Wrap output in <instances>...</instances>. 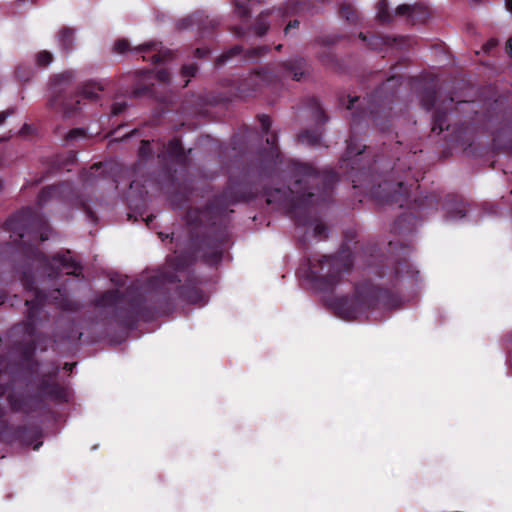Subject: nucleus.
Instances as JSON below:
<instances>
[{
  "mask_svg": "<svg viewBox=\"0 0 512 512\" xmlns=\"http://www.w3.org/2000/svg\"><path fill=\"white\" fill-rule=\"evenodd\" d=\"M400 84L401 77H389L365 99L366 108L352 113L351 135L346 141V151L339 161V170L343 177L352 182L354 188L368 190L380 204H395L400 208L410 209V193L403 182L384 180L374 185V166L377 161L368 158L367 147L361 146L355 136L362 122L371 121L382 132L390 129L392 105L397 98Z\"/></svg>",
  "mask_w": 512,
  "mask_h": 512,
  "instance_id": "nucleus-1",
  "label": "nucleus"
},
{
  "mask_svg": "<svg viewBox=\"0 0 512 512\" xmlns=\"http://www.w3.org/2000/svg\"><path fill=\"white\" fill-rule=\"evenodd\" d=\"M286 170L289 185L267 193V203L276 205L295 224H323L314 214L332 199L334 185L340 179L339 173L320 171L311 164L292 159L287 161Z\"/></svg>",
  "mask_w": 512,
  "mask_h": 512,
  "instance_id": "nucleus-2",
  "label": "nucleus"
},
{
  "mask_svg": "<svg viewBox=\"0 0 512 512\" xmlns=\"http://www.w3.org/2000/svg\"><path fill=\"white\" fill-rule=\"evenodd\" d=\"M269 148H264L259 153V166L248 167L240 176H230L224 191L214 196L198 212V219L195 222L186 224H217V221H223L233 212L232 205L253 199L259 189V180L271 176L279 165L283 163V155L278 147V136L271 133L266 138Z\"/></svg>",
  "mask_w": 512,
  "mask_h": 512,
  "instance_id": "nucleus-3",
  "label": "nucleus"
},
{
  "mask_svg": "<svg viewBox=\"0 0 512 512\" xmlns=\"http://www.w3.org/2000/svg\"><path fill=\"white\" fill-rule=\"evenodd\" d=\"M306 67L307 62L302 57L267 65L233 83L232 96L242 99L252 97L263 85L277 83L285 78L300 81L305 75Z\"/></svg>",
  "mask_w": 512,
  "mask_h": 512,
  "instance_id": "nucleus-4",
  "label": "nucleus"
},
{
  "mask_svg": "<svg viewBox=\"0 0 512 512\" xmlns=\"http://www.w3.org/2000/svg\"><path fill=\"white\" fill-rule=\"evenodd\" d=\"M102 90L103 87L99 83L87 82L82 86L80 95H73L69 76L57 75L51 81L48 105L54 111L70 117L80 109V98L96 100Z\"/></svg>",
  "mask_w": 512,
  "mask_h": 512,
  "instance_id": "nucleus-5",
  "label": "nucleus"
},
{
  "mask_svg": "<svg viewBox=\"0 0 512 512\" xmlns=\"http://www.w3.org/2000/svg\"><path fill=\"white\" fill-rule=\"evenodd\" d=\"M352 266V253L348 249H341L336 255L312 259L309 264L310 276L319 289L330 290L341 282Z\"/></svg>",
  "mask_w": 512,
  "mask_h": 512,
  "instance_id": "nucleus-6",
  "label": "nucleus"
},
{
  "mask_svg": "<svg viewBox=\"0 0 512 512\" xmlns=\"http://www.w3.org/2000/svg\"><path fill=\"white\" fill-rule=\"evenodd\" d=\"M386 294L370 283H365L356 288L355 295L351 298H341L334 303L337 314L344 319H356L368 309L376 306Z\"/></svg>",
  "mask_w": 512,
  "mask_h": 512,
  "instance_id": "nucleus-7",
  "label": "nucleus"
},
{
  "mask_svg": "<svg viewBox=\"0 0 512 512\" xmlns=\"http://www.w3.org/2000/svg\"><path fill=\"white\" fill-rule=\"evenodd\" d=\"M502 100H495L487 112L486 126L492 135L496 150L512 153V110L504 108Z\"/></svg>",
  "mask_w": 512,
  "mask_h": 512,
  "instance_id": "nucleus-8",
  "label": "nucleus"
},
{
  "mask_svg": "<svg viewBox=\"0 0 512 512\" xmlns=\"http://www.w3.org/2000/svg\"><path fill=\"white\" fill-rule=\"evenodd\" d=\"M310 8L311 3L308 1L288 0L284 5L278 8L260 13L251 29L255 35L262 37L267 33L270 27L268 20L270 17L279 18L283 22L290 16L308 12Z\"/></svg>",
  "mask_w": 512,
  "mask_h": 512,
  "instance_id": "nucleus-9",
  "label": "nucleus"
},
{
  "mask_svg": "<svg viewBox=\"0 0 512 512\" xmlns=\"http://www.w3.org/2000/svg\"><path fill=\"white\" fill-rule=\"evenodd\" d=\"M127 203L129 221L138 222L141 220L145 224H150L153 221L154 215L147 210L148 189L146 184H142L139 180L131 181L127 194Z\"/></svg>",
  "mask_w": 512,
  "mask_h": 512,
  "instance_id": "nucleus-10",
  "label": "nucleus"
},
{
  "mask_svg": "<svg viewBox=\"0 0 512 512\" xmlns=\"http://www.w3.org/2000/svg\"><path fill=\"white\" fill-rule=\"evenodd\" d=\"M191 263V260L187 262L183 256H175L169 259L167 265L162 271H158L149 277L144 290H154L160 286L165 285L166 283L180 281L175 273L185 271Z\"/></svg>",
  "mask_w": 512,
  "mask_h": 512,
  "instance_id": "nucleus-11",
  "label": "nucleus"
},
{
  "mask_svg": "<svg viewBox=\"0 0 512 512\" xmlns=\"http://www.w3.org/2000/svg\"><path fill=\"white\" fill-rule=\"evenodd\" d=\"M162 148L163 150L157 155L161 162L165 164L170 162L182 167H187L189 165V154L192 152V149L186 150L183 147L180 138L174 137L166 144L162 143Z\"/></svg>",
  "mask_w": 512,
  "mask_h": 512,
  "instance_id": "nucleus-12",
  "label": "nucleus"
},
{
  "mask_svg": "<svg viewBox=\"0 0 512 512\" xmlns=\"http://www.w3.org/2000/svg\"><path fill=\"white\" fill-rule=\"evenodd\" d=\"M443 207L448 221L466 220L471 212V205L454 194L446 196Z\"/></svg>",
  "mask_w": 512,
  "mask_h": 512,
  "instance_id": "nucleus-13",
  "label": "nucleus"
},
{
  "mask_svg": "<svg viewBox=\"0 0 512 512\" xmlns=\"http://www.w3.org/2000/svg\"><path fill=\"white\" fill-rule=\"evenodd\" d=\"M269 51V47L266 45L250 48L244 51L241 45H235L230 49L223 52L215 61L216 66H222L230 59L244 53L245 59H256L260 56L265 55Z\"/></svg>",
  "mask_w": 512,
  "mask_h": 512,
  "instance_id": "nucleus-14",
  "label": "nucleus"
},
{
  "mask_svg": "<svg viewBox=\"0 0 512 512\" xmlns=\"http://www.w3.org/2000/svg\"><path fill=\"white\" fill-rule=\"evenodd\" d=\"M359 38L367 42L372 50H382L384 47H402L406 39L404 37H393L382 34H372L369 37L364 33H359Z\"/></svg>",
  "mask_w": 512,
  "mask_h": 512,
  "instance_id": "nucleus-15",
  "label": "nucleus"
},
{
  "mask_svg": "<svg viewBox=\"0 0 512 512\" xmlns=\"http://www.w3.org/2000/svg\"><path fill=\"white\" fill-rule=\"evenodd\" d=\"M73 192L70 182H62L44 187L37 196V204L44 206L52 198L66 199Z\"/></svg>",
  "mask_w": 512,
  "mask_h": 512,
  "instance_id": "nucleus-16",
  "label": "nucleus"
},
{
  "mask_svg": "<svg viewBox=\"0 0 512 512\" xmlns=\"http://www.w3.org/2000/svg\"><path fill=\"white\" fill-rule=\"evenodd\" d=\"M216 26V21L209 19L202 12H195L177 23V28L179 30L189 29L196 27L199 31H205L208 28H214Z\"/></svg>",
  "mask_w": 512,
  "mask_h": 512,
  "instance_id": "nucleus-17",
  "label": "nucleus"
},
{
  "mask_svg": "<svg viewBox=\"0 0 512 512\" xmlns=\"http://www.w3.org/2000/svg\"><path fill=\"white\" fill-rule=\"evenodd\" d=\"M454 104L453 97H449L445 100L442 105L436 107L432 117V129L431 131L436 134H440L444 130L450 129V123L448 121L447 107Z\"/></svg>",
  "mask_w": 512,
  "mask_h": 512,
  "instance_id": "nucleus-18",
  "label": "nucleus"
},
{
  "mask_svg": "<svg viewBox=\"0 0 512 512\" xmlns=\"http://www.w3.org/2000/svg\"><path fill=\"white\" fill-rule=\"evenodd\" d=\"M3 224H46L41 220L36 208L26 206L13 213Z\"/></svg>",
  "mask_w": 512,
  "mask_h": 512,
  "instance_id": "nucleus-19",
  "label": "nucleus"
},
{
  "mask_svg": "<svg viewBox=\"0 0 512 512\" xmlns=\"http://www.w3.org/2000/svg\"><path fill=\"white\" fill-rule=\"evenodd\" d=\"M51 265L60 271H64L66 274H76L80 268L78 263L72 258L70 251L55 255L52 258Z\"/></svg>",
  "mask_w": 512,
  "mask_h": 512,
  "instance_id": "nucleus-20",
  "label": "nucleus"
},
{
  "mask_svg": "<svg viewBox=\"0 0 512 512\" xmlns=\"http://www.w3.org/2000/svg\"><path fill=\"white\" fill-rule=\"evenodd\" d=\"M57 42L63 52H71L75 43V29L62 27L57 33Z\"/></svg>",
  "mask_w": 512,
  "mask_h": 512,
  "instance_id": "nucleus-21",
  "label": "nucleus"
},
{
  "mask_svg": "<svg viewBox=\"0 0 512 512\" xmlns=\"http://www.w3.org/2000/svg\"><path fill=\"white\" fill-rule=\"evenodd\" d=\"M437 101V87L435 83L425 85L420 93L421 106L430 111Z\"/></svg>",
  "mask_w": 512,
  "mask_h": 512,
  "instance_id": "nucleus-22",
  "label": "nucleus"
},
{
  "mask_svg": "<svg viewBox=\"0 0 512 512\" xmlns=\"http://www.w3.org/2000/svg\"><path fill=\"white\" fill-rule=\"evenodd\" d=\"M305 105L312 112L313 118L319 126L324 125L329 117L322 108L319 100L316 97H308L305 100Z\"/></svg>",
  "mask_w": 512,
  "mask_h": 512,
  "instance_id": "nucleus-23",
  "label": "nucleus"
},
{
  "mask_svg": "<svg viewBox=\"0 0 512 512\" xmlns=\"http://www.w3.org/2000/svg\"><path fill=\"white\" fill-rule=\"evenodd\" d=\"M416 11H419L421 13L420 20L428 19L429 12L427 7L419 3L413 5L401 4L396 8L395 14L397 16H407L410 19V17H412V13Z\"/></svg>",
  "mask_w": 512,
  "mask_h": 512,
  "instance_id": "nucleus-24",
  "label": "nucleus"
},
{
  "mask_svg": "<svg viewBox=\"0 0 512 512\" xmlns=\"http://www.w3.org/2000/svg\"><path fill=\"white\" fill-rule=\"evenodd\" d=\"M323 131L320 127L306 129L298 135V140L301 143H306L309 146H318L321 143Z\"/></svg>",
  "mask_w": 512,
  "mask_h": 512,
  "instance_id": "nucleus-25",
  "label": "nucleus"
},
{
  "mask_svg": "<svg viewBox=\"0 0 512 512\" xmlns=\"http://www.w3.org/2000/svg\"><path fill=\"white\" fill-rule=\"evenodd\" d=\"M339 15L350 24H357L359 21L358 12L350 3H343L340 5Z\"/></svg>",
  "mask_w": 512,
  "mask_h": 512,
  "instance_id": "nucleus-26",
  "label": "nucleus"
},
{
  "mask_svg": "<svg viewBox=\"0 0 512 512\" xmlns=\"http://www.w3.org/2000/svg\"><path fill=\"white\" fill-rule=\"evenodd\" d=\"M120 302V294L118 290L105 292L96 302L99 307H109L117 305Z\"/></svg>",
  "mask_w": 512,
  "mask_h": 512,
  "instance_id": "nucleus-27",
  "label": "nucleus"
},
{
  "mask_svg": "<svg viewBox=\"0 0 512 512\" xmlns=\"http://www.w3.org/2000/svg\"><path fill=\"white\" fill-rule=\"evenodd\" d=\"M377 20L382 24H389L392 22V15L389 11L388 3L386 0H380L377 4Z\"/></svg>",
  "mask_w": 512,
  "mask_h": 512,
  "instance_id": "nucleus-28",
  "label": "nucleus"
},
{
  "mask_svg": "<svg viewBox=\"0 0 512 512\" xmlns=\"http://www.w3.org/2000/svg\"><path fill=\"white\" fill-rule=\"evenodd\" d=\"M15 77L20 82H28L34 75V69L30 65L20 64L15 69Z\"/></svg>",
  "mask_w": 512,
  "mask_h": 512,
  "instance_id": "nucleus-29",
  "label": "nucleus"
},
{
  "mask_svg": "<svg viewBox=\"0 0 512 512\" xmlns=\"http://www.w3.org/2000/svg\"><path fill=\"white\" fill-rule=\"evenodd\" d=\"M180 295L190 303L197 304L202 300V295L196 288H181Z\"/></svg>",
  "mask_w": 512,
  "mask_h": 512,
  "instance_id": "nucleus-30",
  "label": "nucleus"
},
{
  "mask_svg": "<svg viewBox=\"0 0 512 512\" xmlns=\"http://www.w3.org/2000/svg\"><path fill=\"white\" fill-rule=\"evenodd\" d=\"M138 156L140 161H148L153 158L154 152L149 140H141Z\"/></svg>",
  "mask_w": 512,
  "mask_h": 512,
  "instance_id": "nucleus-31",
  "label": "nucleus"
},
{
  "mask_svg": "<svg viewBox=\"0 0 512 512\" xmlns=\"http://www.w3.org/2000/svg\"><path fill=\"white\" fill-rule=\"evenodd\" d=\"M477 106L478 104L474 101H458L454 106V111L464 113H477Z\"/></svg>",
  "mask_w": 512,
  "mask_h": 512,
  "instance_id": "nucleus-32",
  "label": "nucleus"
},
{
  "mask_svg": "<svg viewBox=\"0 0 512 512\" xmlns=\"http://www.w3.org/2000/svg\"><path fill=\"white\" fill-rule=\"evenodd\" d=\"M36 64L39 67H46L53 61V55L47 50H42L36 54Z\"/></svg>",
  "mask_w": 512,
  "mask_h": 512,
  "instance_id": "nucleus-33",
  "label": "nucleus"
},
{
  "mask_svg": "<svg viewBox=\"0 0 512 512\" xmlns=\"http://www.w3.org/2000/svg\"><path fill=\"white\" fill-rule=\"evenodd\" d=\"M85 137L86 131L83 128H73L64 136V140L66 142H72L76 139Z\"/></svg>",
  "mask_w": 512,
  "mask_h": 512,
  "instance_id": "nucleus-34",
  "label": "nucleus"
},
{
  "mask_svg": "<svg viewBox=\"0 0 512 512\" xmlns=\"http://www.w3.org/2000/svg\"><path fill=\"white\" fill-rule=\"evenodd\" d=\"M234 11L242 19L250 17V9L245 3L234 1Z\"/></svg>",
  "mask_w": 512,
  "mask_h": 512,
  "instance_id": "nucleus-35",
  "label": "nucleus"
},
{
  "mask_svg": "<svg viewBox=\"0 0 512 512\" xmlns=\"http://www.w3.org/2000/svg\"><path fill=\"white\" fill-rule=\"evenodd\" d=\"M198 71V66L195 63L183 65L181 68V74L183 77H194Z\"/></svg>",
  "mask_w": 512,
  "mask_h": 512,
  "instance_id": "nucleus-36",
  "label": "nucleus"
},
{
  "mask_svg": "<svg viewBox=\"0 0 512 512\" xmlns=\"http://www.w3.org/2000/svg\"><path fill=\"white\" fill-rule=\"evenodd\" d=\"M134 51L139 54V53H147V52H152V51H157V44L155 43H145L143 45H140L139 47L135 48ZM143 60H147L146 56L143 55L142 56Z\"/></svg>",
  "mask_w": 512,
  "mask_h": 512,
  "instance_id": "nucleus-37",
  "label": "nucleus"
},
{
  "mask_svg": "<svg viewBox=\"0 0 512 512\" xmlns=\"http://www.w3.org/2000/svg\"><path fill=\"white\" fill-rule=\"evenodd\" d=\"M258 120L260 122L263 133L268 135L272 125L270 117L268 115L262 114L258 116Z\"/></svg>",
  "mask_w": 512,
  "mask_h": 512,
  "instance_id": "nucleus-38",
  "label": "nucleus"
},
{
  "mask_svg": "<svg viewBox=\"0 0 512 512\" xmlns=\"http://www.w3.org/2000/svg\"><path fill=\"white\" fill-rule=\"evenodd\" d=\"M129 48H130V44H129L128 40H126V39H119L114 44V50L119 54H123V53L127 52L129 50Z\"/></svg>",
  "mask_w": 512,
  "mask_h": 512,
  "instance_id": "nucleus-39",
  "label": "nucleus"
},
{
  "mask_svg": "<svg viewBox=\"0 0 512 512\" xmlns=\"http://www.w3.org/2000/svg\"><path fill=\"white\" fill-rule=\"evenodd\" d=\"M338 41L337 36H319L315 39V42L322 46H330Z\"/></svg>",
  "mask_w": 512,
  "mask_h": 512,
  "instance_id": "nucleus-40",
  "label": "nucleus"
},
{
  "mask_svg": "<svg viewBox=\"0 0 512 512\" xmlns=\"http://www.w3.org/2000/svg\"><path fill=\"white\" fill-rule=\"evenodd\" d=\"M308 227L311 228V233L313 234V236L315 238L320 240L326 236V231H327L328 226L316 225V226H308Z\"/></svg>",
  "mask_w": 512,
  "mask_h": 512,
  "instance_id": "nucleus-41",
  "label": "nucleus"
},
{
  "mask_svg": "<svg viewBox=\"0 0 512 512\" xmlns=\"http://www.w3.org/2000/svg\"><path fill=\"white\" fill-rule=\"evenodd\" d=\"M35 132H36V129L32 125L25 123L19 130L18 134H19V136L26 138V137H30V136L34 135Z\"/></svg>",
  "mask_w": 512,
  "mask_h": 512,
  "instance_id": "nucleus-42",
  "label": "nucleus"
},
{
  "mask_svg": "<svg viewBox=\"0 0 512 512\" xmlns=\"http://www.w3.org/2000/svg\"><path fill=\"white\" fill-rule=\"evenodd\" d=\"M221 258V248L219 245H214L210 257L207 259L208 263H216Z\"/></svg>",
  "mask_w": 512,
  "mask_h": 512,
  "instance_id": "nucleus-43",
  "label": "nucleus"
},
{
  "mask_svg": "<svg viewBox=\"0 0 512 512\" xmlns=\"http://www.w3.org/2000/svg\"><path fill=\"white\" fill-rule=\"evenodd\" d=\"M126 108H127L126 102H115L112 105L111 113L113 116H117V115L121 114L122 112H124Z\"/></svg>",
  "mask_w": 512,
  "mask_h": 512,
  "instance_id": "nucleus-44",
  "label": "nucleus"
},
{
  "mask_svg": "<svg viewBox=\"0 0 512 512\" xmlns=\"http://www.w3.org/2000/svg\"><path fill=\"white\" fill-rule=\"evenodd\" d=\"M319 59L324 64H330L334 62L335 56L331 51H324L319 55Z\"/></svg>",
  "mask_w": 512,
  "mask_h": 512,
  "instance_id": "nucleus-45",
  "label": "nucleus"
},
{
  "mask_svg": "<svg viewBox=\"0 0 512 512\" xmlns=\"http://www.w3.org/2000/svg\"><path fill=\"white\" fill-rule=\"evenodd\" d=\"M430 201H431V198L429 196H425V198L423 200H420L419 203H418V200H415L412 208L417 210L419 213H423L425 210L424 202H430Z\"/></svg>",
  "mask_w": 512,
  "mask_h": 512,
  "instance_id": "nucleus-46",
  "label": "nucleus"
},
{
  "mask_svg": "<svg viewBox=\"0 0 512 512\" xmlns=\"http://www.w3.org/2000/svg\"><path fill=\"white\" fill-rule=\"evenodd\" d=\"M156 78L160 81V82H169L170 80V73L167 69H160L157 74H156Z\"/></svg>",
  "mask_w": 512,
  "mask_h": 512,
  "instance_id": "nucleus-47",
  "label": "nucleus"
},
{
  "mask_svg": "<svg viewBox=\"0 0 512 512\" xmlns=\"http://www.w3.org/2000/svg\"><path fill=\"white\" fill-rule=\"evenodd\" d=\"M210 53V50L206 47H199V48H196L195 51H194V56L196 58H204L206 57L208 54Z\"/></svg>",
  "mask_w": 512,
  "mask_h": 512,
  "instance_id": "nucleus-48",
  "label": "nucleus"
},
{
  "mask_svg": "<svg viewBox=\"0 0 512 512\" xmlns=\"http://www.w3.org/2000/svg\"><path fill=\"white\" fill-rule=\"evenodd\" d=\"M299 25L300 22L297 19L289 21L286 27L284 28V34L288 35L291 29H297Z\"/></svg>",
  "mask_w": 512,
  "mask_h": 512,
  "instance_id": "nucleus-49",
  "label": "nucleus"
},
{
  "mask_svg": "<svg viewBox=\"0 0 512 512\" xmlns=\"http://www.w3.org/2000/svg\"><path fill=\"white\" fill-rule=\"evenodd\" d=\"M102 163H95L90 167L89 176H95L100 170H102Z\"/></svg>",
  "mask_w": 512,
  "mask_h": 512,
  "instance_id": "nucleus-50",
  "label": "nucleus"
},
{
  "mask_svg": "<svg viewBox=\"0 0 512 512\" xmlns=\"http://www.w3.org/2000/svg\"><path fill=\"white\" fill-rule=\"evenodd\" d=\"M498 45V41L496 39H490L485 45L484 50L486 52L491 51L493 48H495Z\"/></svg>",
  "mask_w": 512,
  "mask_h": 512,
  "instance_id": "nucleus-51",
  "label": "nucleus"
},
{
  "mask_svg": "<svg viewBox=\"0 0 512 512\" xmlns=\"http://www.w3.org/2000/svg\"><path fill=\"white\" fill-rule=\"evenodd\" d=\"M420 18H421V13L419 11H416V12L412 13V17H410V21L413 23H415V22L424 23L427 20V19L420 20Z\"/></svg>",
  "mask_w": 512,
  "mask_h": 512,
  "instance_id": "nucleus-52",
  "label": "nucleus"
},
{
  "mask_svg": "<svg viewBox=\"0 0 512 512\" xmlns=\"http://www.w3.org/2000/svg\"><path fill=\"white\" fill-rule=\"evenodd\" d=\"M172 234H173L172 232H162V231L158 232V235L162 241H166V240L172 241V239H173Z\"/></svg>",
  "mask_w": 512,
  "mask_h": 512,
  "instance_id": "nucleus-53",
  "label": "nucleus"
},
{
  "mask_svg": "<svg viewBox=\"0 0 512 512\" xmlns=\"http://www.w3.org/2000/svg\"><path fill=\"white\" fill-rule=\"evenodd\" d=\"M12 113H13V110L1 111L0 112V125H2L6 121L7 117L9 115H11Z\"/></svg>",
  "mask_w": 512,
  "mask_h": 512,
  "instance_id": "nucleus-54",
  "label": "nucleus"
},
{
  "mask_svg": "<svg viewBox=\"0 0 512 512\" xmlns=\"http://www.w3.org/2000/svg\"><path fill=\"white\" fill-rule=\"evenodd\" d=\"M151 61L154 63V64H157V63H160L163 61V57L161 56L160 53H154L151 57H150Z\"/></svg>",
  "mask_w": 512,
  "mask_h": 512,
  "instance_id": "nucleus-55",
  "label": "nucleus"
},
{
  "mask_svg": "<svg viewBox=\"0 0 512 512\" xmlns=\"http://www.w3.org/2000/svg\"><path fill=\"white\" fill-rule=\"evenodd\" d=\"M359 100V97L355 96V97H350L349 98V101H348V105H347V109H353L354 108V105L355 103Z\"/></svg>",
  "mask_w": 512,
  "mask_h": 512,
  "instance_id": "nucleus-56",
  "label": "nucleus"
},
{
  "mask_svg": "<svg viewBox=\"0 0 512 512\" xmlns=\"http://www.w3.org/2000/svg\"><path fill=\"white\" fill-rule=\"evenodd\" d=\"M234 33L237 37H243L245 35V31L241 27L235 28Z\"/></svg>",
  "mask_w": 512,
  "mask_h": 512,
  "instance_id": "nucleus-57",
  "label": "nucleus"
},
{
  "mask_svg": "<svg viewBox=\"0 0 512 512\" xmlns=\"http://www.w3.org/2000/svg\"><path fill=\"white\" fill-rule=\"evenodd\" d=\"M506 50L509 54L512 55V36L507 41Z\"/></svg>",
  "mask_w": 512,
  "mask_h": 512,
  "instance_id": "nucleus-58",
  "label": "nucleus"
},
{
  "mask_svg": "<svg viewBox=\"0 0 512 512\" xmlns=\"http://www.w3.org/2000/svg\"><path fill=\"white\" fill-rule=\"evenodd\" d=\"M18 229H17V232L19 233L20 236H23V233L25 231V229L28 227V226H23V225H20V226H16Z\"/></svg>",
  "mask_w": 512,
  "mask_h": 512,
  "instance_id": "nucleus-59",
  "label": "nucleus"
},
{
  "mask_svg": "<svg viewBox=\"0 0 512 512\" xmlns=\"http://www.w3.org/2000/svg\"><path fill=\"white\" fill-rule=\"evenodd\" d=\"M506 9L512 13V0H506L505 1Z\"/></svg>",
  "mask_w": 512,
  "mask_h": 512,
  "instance_id": "nucleus-60",
  "label": "nucleus"
},
{
  "mask_svg": "<svg viewBox=\"0 0 512 512\" xmlns=\"http://www.w3.org/2000/svg\"><path fill=\"white\" fill-rule=\"evenodd\" d=\"M167 174H168V177H169L170 179H172V178H173V174H172V172L170 171V169H167Z\"/></svg>",
  "mask_w": 512,
  "mask_h": 512,
  "instance_id": "nucleus-61",
  "label": "nucleus"
},
{
  "mask_svg": "<svg viewBox=\"0 0 512 512\" xmlns=\"http://www.w3.org/2000/svg\"><path fill=\"white\" fill-rule=\"evenodd\" d=\"M54 133H55L56 135H61L60 128H56V129H55V131H54Z\"/></svg>",
  "mask_w": 512,
  "mask_h": 512,
  "instance_id": "nucleus-62",
  "label": "nucleus"
},
{
  "mask_svg": "<svg viewBox=\"0 0 512 512\" xmlns=\"http://www.w3.org/2000/svg\"><path fill=\"white\" fill-rule=\"evenodd\" d=\"M282 47H283V45H282V44H279V45H277L275 48H276V50H277V51H281Z\"/></svg>",
  "mask_w": 512,
  "mask_h": 512,
  "instance_id": "nucleus-63",
  "label": "nucleus"
},
{
  "mask_svg": "<svg viewBox=\"0 0 512 512\" xmlns=\"http://www.w3.org/2000/svg\"><path fill=\"white\" fill-rule=\"evenodd\" d=\"M25 303L27 306H29L31 304V301H29L28 299L25 300Z\"/></svg>",
  "mask_w": 512,
  "mask_h": 512,
  "instance_id": "nucleus-64",
  "label": "nucleus"
}]
</instances>
